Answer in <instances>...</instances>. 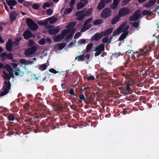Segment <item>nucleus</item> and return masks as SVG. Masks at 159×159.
Masks as SVG:
<instances>
[{"mask_svg": "<svg viewBox=\"0 0 159 159\" xmlns=\"http://www.w3.org/2000/svg\"><path fill=\"white\" fill-rule=\"evenodd\" d=\"M3 73L5 75L4 78L6 80L4 81L2 90H3L0 93V97H3L8 93L11 88V84L10 81H7L6 80H10V77L9 75L5 71H3Z\"/></svg>", "mask_w": 159, "mask_h": 159, "instance_id": "obj_1", "label": "nucleus"}, {"mask_svg": "<svg viewBox=\"0 0 159 159\" xmlns=\"http://www.w3.org/2000/svg\"><path fill=\"white\" fill-rule=\"evenodd\" d=\"M93 10L90 8L87 9L86 8H83L81 11L76 12L75 15L77 16V20L79 21L82 20L85 16H89L92 15Z\"/></svg>", "mask_w": 159, "mask_h": 159, "instance_id": "obj_2", "label": "nucleus"}, {"mask_svg": "<svg viewBox=\"0 0 159 159\" xmlns=\"http://www.w3.org/2000/svg\"><path fill=\"white\" fill-rule=\"evenodd\" d=\"M139 50L140 52L139 53L138 51H135L133 52V54H132V57L135 60L136 63H137V60L142 59V57L144 56L147 54L149 51V49L147 48L146 46H145L141 49H140Z\"/></svg>", "mask_w": 159, "mask_h": 159, "instance_id": "obj_3", "label": "nucleus"}, {"mask_svg": "<svg viewBox=\"0 0 159 159\" xmlns=\"http://www.w3.org/2000/svg\"><path fill=\"white\" fill-rule=\"evenodd\" d=\"M26 22L27 25L31 30L35 31L38 29V25L31 19H26Z\"/></svg>", "mask_w": 159, "mask_h": 159, "instance_id": "obj_4", "label": "nucleus"}, {"mask_svg": "<svg viewBox=\"0 0 159 159\" xmlns=\"http://www.w3.org/2000/svg\"><path fill=\"white\" fill-rule=\"evenodd\" d=\"M111 10L109 7H106L102 10L101 16L102 18L107 19L111 16Z\"/></svg>", "mask_w": 159, "mask_h": 159, "instance_id": "obj_5", "label": "nucleus"}, {"mask_svg": "<svg viewBox=\"0 0 159 159\" xmlns=\"http://www.w3.org/2000/svg\"><path fill=\"white\" fill-rule=\"evenodd\" d=\"M130 12V9L126 7H123L120 8L118 11V15L121 17L125 16L129 14Z\"/></svg>", "mask_w": 159, "mask_h": 159, "instance_id": "obj_6", "label": "nucleus"}, {"mask_svg": "<svg viewBox=\"0 0 159 159\" xmlns=\"http://www.w3.org/2000/svg\"><path fill=\"white\" fill-rule=\"evenodd\" d=\"M37 47L35 46H33L25 50V54L26 56H30L34 54L37 50Z\"/></svg>", "mask_w": 159, "mask_h": 159, "instance_id": "obj_7", "label": "nucleus"}, {"mask_svg": "<svg viewBox=\"0 0 159 159\" xmlns=\"http://www.w3.org/2000/svg\"><path fill=\"white\" fill-rule=\"evenodd\" d=\"M105 50V45L103 43H101L98 46H97L95 48V51L96 52L95 53V56L100 55Z\"/></svg>", "mask_w": 159, "mask_h": 159, "instance_id": "obj_8", "label": "nucleus"}, {"mask_svg": "<svg viewBox=\"0 0 159 159\" xmlns=\"http://www.w3.org/2000/svg\"><path fill=\"white\" fill-rule=\"evenodd\" d=\"M90 58V55L87 54L84 55L83 54L80 56H78L75 57V60L77 59L78 61H86V60H89Z\"/></svg>", "mask_w": 159, "mask_h": 159, "instance_id": "obj_9", "label": "nucleus"}, {"mask_svg": "<svg viewBox=\"0 0 159 159\" xmlns=\"http://www.w3.org/2000/svg\"><path fill=\"white\" fill-rule=\"evenodd\" d=\"M103 36L102 31L100 33H97L92 37L91 39V42L94 41H97L101 39Z\"/></svg>", "mask_w": 159, "mask_h": 159, "instance_id": "obj_10", "label": "nucleus"}, {"mask_svg": "<svg viewBox=\"0 0 159 159\" xmlns=\"http://www.w3.org/2000/svg\"><path fill=\"white\" fill-rule=\"evenodd\" d=\"M126 25V23H124L121 24L116 30L114 31L113 33V35L116 36L120 34V32L124 29Z\"/></svg>", "mask_w": 159, "mask_h": 159, "instance_id": "obj_11", "label": "nucleus"}, {"mask_svg": "<svg viewBox=\"0 0 159 159\" xmlns=\"http://www.w3.org/2000/svg\"><path fill=\"white\" fill-rule=\"evenodd\" d=\"M23 36L25 39H28L30 38L34 37L35 36V35L33 34L30 31L28 30L25 31L23 33Z\"/></svg>", "mask_w": 159, "mask_h": 159, "instance_id": "obj_12", "label": "nucleus"}, {"mask_svg": "<svg viewBox=\"0 0 159 159\" xmlns=\"http://www.w3.org/2000/svg\"><path fill=\"white\" fill-rule=\"evenodd\" d=\"M12 40L11 39H9L7 43L6 48V49L8 52H11L12 50Z\"/></svg>", "mask_w": 159, "mask_h": 159, "instance_id": "obj_13", "label": "nucleus"}, {"mask_svg": "<svg viewBox=\"0 0 159 159\" xmlns=\"http://www.w3.org/2000/svg\"><path fill=\"white\" fill-rule=\"evenodd\" d=\"M60 28L57 26L56 28L49 29L48 32L49 34L53 35L58 33L60 31Z\"/></svg>", "mask_w": 159, "mask_h": 159, "instance_id": "obj_14", "label": "nucleus"}, {"mask_svg": "<svg viewBox=\"0 0 159 159\" xmlns=\"http://www.w3.org/2000/svg\"><path fill=\"white\" fill-rule=\"evenodd\" d=\"M82 101L84 102L86 104H88L89 103V101L87 99V98L83 94H81L79 96V99L78 102L81 103Z\"/></svg>", "mask_w": 159, "mask_h": 159, "instance_id": "obj_15", "label": "nucleus"}, {"mask_svg": "<svg viewBox=\"0 0 159 159\" xmlns=\"http://www.w3.org/2000/svg\"><path fill=\"white\" fill-rule=\"evenodd\" d=\"M6 57L7 58L10 60H12L13 59V55L11 53L7 54L6 52H2L0 54V57Z\"/></svg>", "mask_w": 159, "mask_h": 159, "instance_id": "obj_16", "label": "nucleus"}, {"mask_svg": "<svg viewBox=\"0 0 159 159\" xmlns=\"http://www.w3.org/2000/svg\"><path fill=\"white\" fill-rule=\"evenodd\" d=\"M130 84H127L125 87H123V94H129L130 93Z\"/></svg>", "mask_w": 159, "mask_h": 159, "instance_id": "obj_17", "label": "nucleus"}, {"mask_svg": "<svg viewBox=\"0 0 159 159\" xmlns=\"http://www.w3.org/2000/svg\"><path fill=\"white\" fill-rule=\"evenodd\" d=\"M88 1L84 2L83 3L81 2L77 4V10H79L86 6L88 3Z\"/></svg>", "mask_w": 159, "mask_h": 159, "instance_id": "obj_18", "label": "nucleus"}, {"mask_svg": "<svg viewBox=\"0 0 159 159\" xmlns=\"http://www.w3.org/2000/svg\"><path fill=\"white\" fill-rule=\"evenodd\" d=\"M17 16L16 12L13 11L11 12L10 14V18L11 20L13 22L16 19V16Z\"/></svg>", "mask_w": 159, "mask_h": 159, "instance_id": "obj_19", "label": "nucleus"}, {"mask_svg": "<svg viewBox=\"0 0 159 159\" xmlns=\"http://www.w3.org/2000/svg\"><path fill=\"white\" fill-rule=\"evenodd\" d=\"M156 0H149V2L146 3L144 6L146 8H150L153 6L156 2Z\"/></svg>", "mask_w": 159, "mask_h": 159, "instance_id": "obj_20", "label": "nucleus"}, {"mask_svg": "<svg viewBox=\"0 0 159 159\" xmlns=\"http://www.w3.org/2000/svg\"><path fill=\"white\" fill-rule=\"evenodd\" d=\"M120 2V1L113 0V3L110 5V7L113 10H114L117 7Z\"/></svg>", "mask_w": 159, "mask_h": 159, "instance_id": "obj_21", "label": "nucleus"}, {"mask_svg": "<svg viewBox=\"0 0 159 159\" xmlns=\"http://www.w3.org/2000/svg\"><path fill=\"white\" fill-rule=\"evenodd\" d=\"M105 6V2L103 0H100V1L98 3L97 6V9L98 10H101L103 9Z\"/></svg>", "mask_w": 159, "mask_h": 159, "instance_id": "obj_22", "label": "nucleus"}, {"mask_svg": "<svg viewBox=\"0 0 159 159\" xmlns=\"http://www.w3.org/2000/svg\"><path fill=\"white\" fill-rule=\"evenodd\" d=\"M113 29L112 28H109L105 31H102L103 36H107L113 32Z\"/></svg>", "mask_w": 159, "mask_h": 159, "instance_id": "obj_23", "label": "nucleus"}, {"mask_svg": "<svg viewBox=\"0 0 159 159\" xmlns=\"http://www.w3.org/2000/svg\"><path fill=\"white\" fill-rule=\"evenodd\" d=\"M8 6H15L17 2L15 0H6Z\"/></svg>", "mask_w": 159, "mask_h": 159, "instance_id": "obj_24", "label": "nucleus"}, {"mask_svg": "<svg viewBox=\"0 0 159 159\" xmlns=\"http://www.w3.org/2000/svg\"><path fill=\"white\" fill-rule=\"evenodd\" d=\"M120 18V17L118 15H117L112 20L111 24L112 25H115L119 21Z\"/></svg>", "mask_w": 159, "mask_h": 159, "instance_id": "obj_25", "label": "nucleus"}, {"mask_svg": "<svg viewBox=\"0 0 159 159\" xmlns=\"http://www.w3.org/2000/svg\"><path fill=\"white\" fill-rule=\"evenodd\" d=\"M76 24V23L75 22H72L68 24L66 26V28L68 30H70L73 28Z\"/></svg>", "mask_w": 159, "mask_h": 159, "instance_id": "obj_26", "label": "nucleus"}, {"mask_svg": "<svg viewBox=\"0 0 159 159\" xmlns=\"http://www.w3.org/2000/svg\"><path fill=\"white\" fill-rule=\"evenodd\" d=\"M129 34V32L128 31H127L125 32H124L120 36V37L119 39V40L121 41L123 40L124 39H125V37L128 35Z\"/></svg>", "mask_w": 159, "mask_h": 159, "instance_id": "obj_27", "label": "nucleus"}, {"mask_svg": "<svg viewBox=\"0 0 159 159\" xmlns=\"http://www.w3.org/2000/svg\"><path fill=\"white\" fill-rule=\"evenodd\" d=\"M73 9L74 7L73 6H71L69 8H66L64 11V14L66 15L69 14L72 12Z\"/></svg>", "mask_w": 159, "mask_h": 159, "instance_id": "obj_28", "label": "nucleus"}, {"mask_svg": "<svg viewBox=\"0 0 159 159\" xmlns=\"http://www.w3.org/2000/svg\"><path fill=\"white\" fill-rule=\"evenodd\" d=\"M142 14L143 16H152L153 15V13L151 11H148L146 10L143 11L142 12Z\"/></svg>", "mask_w": 159, "mask_h": 159, "instance_id": "obj_29", "label": "nucleus"}, {"mask_svg": "<svg viewBox=\"0 0 159 159\" xmlns=\"http://www.w3.org/2000/svg\"><path fill=\"white\" fill-rule=\"evenodd\" d=\"M32 5V3L31 2H28L25 1L23 3V5L24 6L27 7L28 8L31 7Z\"/></svg>", "mask_w": 159, "mask_h": 159, "instance_id": "obj_30", "label": "nucleus"}, {"mask_svg": "<svg viewBox=\"0 0 159 159\" xmlns=\"http://www.w3.org/2000/svg\"><path fill=\"white\" fill-rule=\"evenodd\" d=\"M47 21H49L50 24H53L57 20V19L56 17L53 18L52 17H49L47 19Z\"/></svg>", "mask_w": 159, "mask_h": 159, "instance_id": "obj_31", "label": "nucleus"}, {"mask_svg": "<svg viewBox=\"0 0 159 159\" xmlns=\"http://www.w3.org/2000/svg\"><path fill=\"white\" fill-rule=\"evenodd\" d=\"M124 54L122 53H121L120 52H115V53H112L111 57H114L117 58V57L119 56H122Z\"/></svg>", "mask_w": 159, "mask_h": 159, "instance_id": "obj_32", "label": "nucleus"}, {"mask_svg": "<svg viewBox=\"0 0 159 159\" xmlns=\"http://www.w3.org/2000/svg\"><path fill=\"white\" fill-rule=\"evenodd\" d=\"M102 22L103 21L102 20L97 19L94 21L93 23L94 25H97L102 24Z\"/></svg>", "mask_w": 159, "mask_h": 159, "instance_id": "obj_33", "label": "nucleus"}, {"mask_svg": "<svg viewBox=\"0 0 159 159\" xmlns=\"http://www.w3.org/2000/svg\"><path fill=\"white\" fill-rule=\"evenodd\" d=\"M93 19V17H91L87 19L84 23L83 24L84 26L86 27V26L89 23L92 21Z\"/></svg>", "mask_w": 159, "mask_h": 159, "instance_id": "obj_34", "label": "nucleus"}, {"mask_svg": "<svg viewBox=\"0 0 159 159\" xmlns=\"http://www.w3.org/2000/svg\"><path fill=\"white\" fill-rule=\"evenodd\" d=\"M47 67V65L46 64H44L39 66V70L41 71H43L46 69Z\"/></svg>", "mask_w": 159, "mask_h": 159, "instance_id": "obj_35", "label": "nucleus"}, {"mask_svg": "<svg viewBox=\"0 0 159 159\" xmlns=\"http://www.w3.org/2000/svg\"><path fill=\"white\" fill-rule=\"evenodd\" d=\"M93 46V44L92 43H89L88 44L86 47V52H88L91 49L92 47Z\"/></svg>", "mask_w": 159, "mask_h": 159, "instance_id": "obj_36", "label": "nucleus"}, {"mask_svg": "<svg viewBox=\"0 0 159 159\" xmlns=\"http://www.w3.org/2000/svg\"><path fill=\"white\" fill-rule=\"evenodd\" d=\"M130 24H131L132 26L134 27L137 28L139 26V21H135L133 23H131Z\"/></svg>", "mask_w": 159, "mask_h": 159, "instance_id": "obj_37", "label": "nucleus"}, {"mask_svg": "<svg viewBox=\"0 0 159 159\" xmlns=\"http://www.w3.org/2000/svg\"><path fill=\"white\" fill-rule=\"evenodd\" d=\"M63 39V38H62V36H61V35H57L55 38L54 40L55 42H58L60 41Z\"/></svg>", "mask_w": 159, "mask_h": 159, "instance_id": "obj_38", "label": "nucleus"}, {"mask_svg": "<svg viewBox=\"0 0 159 159\" xmlns=\"http://www.w3.org/2000/svg\"><path fill=\"white\" fill-rule=\"evenodd\" d=\"M139 19L137 17L135 16L134 14L131 16L129 18V20L131 21H136Z\"/></svg>", "mask_w": 159, "mask_h": 159, "instance_id": "obj_39", "label": "nucleus"}, {"mask_svg": "<svg viewBox=\"0 0 159 159\" xmlns=\"http://www.w3.org/2000/svg\"><path fill=\"white\" fill-rule=\"evenodd\" d=\"M69 33L68 30L65 29L64 30L61 32V36H62V38H64L65 35Z\"/></svg>", "mask_w": 159, "mask_h": 159, "instance_id": "obj_40", "label": "nucleus"}, {"mask_svg": "<svg viewBox=\"0 0 159 159\" xmlns=\"http://www.w3.org/2000/svg\"><path fill=\"white\" fill-rule=\"evenodd\" d=\"M66 45V44L65 43H63L59 44V49L60 50L62 49Z\"/></svg>", "mask_w": 159, "mask_h": 159, "instance_id": "obj_41", "label": "nucleus"}, {"mask_svg": "<svg viewBox=\"0 0 159 159\" xmlns=\"http://www.w3.org/2000/svg\"><path fill=\"white\" fill-rule=\"evenodd\" d=\"M39 4L34 3L32 6V7L35 10H38L39 8Z\"/></svg>", "mask_w": 159, "mask_h": 159, "instance_id": "obj_42", "label": "nucleus"}, {"mask_svg": "<svg viewBox=\"0 0 159 159\" xmlns=\"http://www.w3.org/2000/svg\"><path fill=\"white\" fill-rule=\"evenodd\" d=\"M34 41L32 39H30L29 40L27 46L28 47H31L34 45Z\"/></svg>", "mask_w": 159, "mask_h": 159, "instance_id": "obj_43", "label": "nucleus"}, {"mask_svg": "<svg viewBox=\"0 0 159 159\" xmlns=\"http://www.w3.org/2000/svg\"><path fill=\"white\" fill-rule=\"evenodd\" d=\"M134 14L139 18L141 15V12L139 10H137L134 12Z\"/></svg>", "mask_w": 159, "mask_h": 159, "instance_id": "obj_44", "label": "nucleus"}, {"mask_svg": "<svg viewBox=\"0 0 159 159\" xmlns=\"http://www.w3.org/2000/svg\"><path fill=\"white\" fill-rule=\"evenodd\" d=\"M15 117L12 114H10L8 116V120L10 121H13L14 120Z\"/></svg>", "mask_w": 159, "mask_h": 159, "instance_id": "obj_45", "label": "nucleus"}, {"mask_svg": "<svg viewBox=\"0 0 159 159\" xmlns=\"http://www.w3.org/2000/svg\"><path fill=\"white\" fill-rule=\"evenodd\" d=\"M50 6V4L48 2H47L44 3L42 7L43 8L45 9L46 7H49Z\"/></svg>", "mask_w": 159, "mask_h": 159, "instance_id": "obj_46", "label": "nucleus"}, {"mask_svg": "<svg viewBox=\"0 0 159 159\" xmlns=\"http://www.w3.org/2000/svg\"><path fill=\"white\" fill-rule=\"evenodd\" d=\"M21 72L20 69L19 68H17V69L15 70V74L16 76L20 75V73Z\"/></svg>", "mask_w": 159, "mask_h": 159, "instance_id": "obj_47", "label": "nucleus"}, {"mask_svg": "<svg viewBox=\"0 0 159 159\" xmlns=\"http://www.w3.org/2000/svg\"><path fill=\"white\" fill-rule=\"evenodd\" d=\"M131 0H123L121 2V6H124L127 5Z\"/></svg>", "mask_w": 159, "mask_h": 159, "instance_id": "obj_48", "label": "nucleus"}, {"mask_svg": "<svg viewBox=\"0 0 159 159\" xmlns=\"http://www.w3.org/2000/svg\"><path fill=\"white\" fill-rule=\"evenodd\" d=\"M91 27V25L90 24L87 25V26H86V27H85V28H83L81 30V32H83L85 31L86 30L89 29Z\"/></svg>", "mask_w": 159, "mask_h": 159, "instance_id": "obj_49", "label": "nucleus"}, {"mask_svg": "<svg viewBox=\"0 0 159 159\" xmlns=\"http://www.w3.org/2000/svg\"><path fill=\"white\" fill-rule=\"evenodd\" d=\"M46 40L45 38H42L39 41V43L42 45H44L45 43Z\"/></svg>", "mask_w": 159, "mask_h": 159, "instance_id": "obj_50", "label": "nucleus"}, {"mask_svg": "<svg viewBox=\"0 0 159 159\" xmlns=\"http://www.w3.org/2000/svg\"><path fill=\"white\" fill-rule=\"evenodd\" d=\"M47 21V20H41V21H39L38 22V24L40 25H45L46 24V22Z\"/></svg>", "mask_w": 159, "mask_h": 159, "instance_id": "obj_51", "label": "nucleus"}, {"mask_svg": "<svg viewBox=\"0 0 159 159\" xmlns=\"http://www.w3.org/2000/svg\"><path fill=\"white\" fill-rule=\"evenodd\" d=\"M86 42V40L84 39H82L79 40L78 45H80L82 44H84Z\"/></svg>", "mask_w": 159, "mask_h": 159, "instance_id": "obj_52", "label": "nucleus"}, {"mask_svg": "<svg viewBox=\"0 0 159 159\" xmlns=\"http://www.w3.org/2000/svg\"><path fill=\"white\" fill-rule=\"evenodd\" d=\"M102 42L103 43H106L108 42V37L107 36L103 38L102 39Z\"/></svg>", "mask_w": 159, "mask_h": 159, "instance_id": "obj_53", "label": "nucleus"}, {"mask_svg": "<svg viewBox=\"0 0 159 159\" xmlns=\"http://www.w3.org/2000/svg\"><path fill=\"white\" fill-rule=\"evenodd\" d=\"M61 86L62 89L64 90V91L66 92L68 91L70 89V88L68 87H66L65 84L63 83L61 84Z\"/></svg>", "mask_w": 159, "mask_h": 159, "instance_id": "obj_54", "label": "nucleus"}, {"mask_svg": "<svg viewBox=\"0 0 159 159\" xmlns=\"http://www.w3.org/2000/svg\"><path fill=\"white\" fill-rule=\"evenodd\" d=\"M69 93L71 96H75L76 95L74 93V90L73 89H70V90Z\"/></svg>", "mask_w": 159, "mask_h": 159, "instance_id": "obj_55", "label": "nucleus"}, {"mask_svg": "<svg viewBox=\"0 0 159 159\" xmlns=\"http://www.w3.org/2000/svg\"><path fill=\"white\" fill-rule=\"evenodd\" d=\"M46 12L47 14L48 15L50 16L52 14L53 11L52 9H49L47 10Z\"/></svg>", "mask_w": 159, "mask_h": 159, "instance_id": "obj_56", "label": "nucleus"}, {"mask_svg": "<svg viewBox=\"0 0 159 159\" xmlns=\"http://www.w3.org/2000/svg\"><path fill=\"white\" fill-rule=\"evenodd\" d=\"M46 24L44 25V27L46 29H49L52 27V25H50L48 24V21H47L46 22Z\"/></svg>", "mask_w": 159, "mask_h": 159, "instance_id": "obj_57", "label": "nucleus"}, {"mask_svg": "<svg viewBox=\"0 0 159 159\" xmlns=\"http://www.w3.org/2000/svg\"><path fill=\"white\" fill-rule=\"evenodd\" d=\"M86 79H87V80L89 81H92L94 80L95 79V77L93 76H90L88 77H86Z\"/></svg>", "mask_w": 159, "mask_h": 159, "instance_id": "obj_58", "label": "nucleus"}, {"mask_svg": "<svg viewBox=\"0 0 159 159\" xmlns=\"http://www.w3.org/2000/svg\"><path fill=\"white\" fill-rule=\"evenodd\" d=\"M73 35L72 34H70L66 37V41H67L68 40H70L73 38Z\"/></svg>", "mask_w": 159, "mask_h": 159, "instance_id": "obj_59", "label": "nucleus"}, {"mask_svg": "<svg viewBox=\"0 0 159 159\" xmlns=\"http://www.w3.org/2000/svg\"><path fill=\"white\" fill-rule=\"evenodd\" d=\"M49 71L52 73L54 74H56L58 72L57 71L55 70L53 68H51L49 70Z\"/></svg>", "mask_w": 159, "mask_h": 159, "instance_id": "obj_60", "label": "nucleus"}, {"mask_svg": "<svg viewBox=\"0 0 159 159\" xmlns=\"http://www.w3.org/2000/svg\"><path fill=\"white\" fill-rule=\"evenodd\" d=\"M34 120V118H30L29 119H27L26 121L28 123H31Z\"/></svg>", "mask_w": 159, "mask_h": 159, "instance_id": "obj_61", "label": "nucleus"}, {"mask_svg": "<svg viewBox=\"0 0 159 159\" xmlns=\"http://www.w3.org/2000/svg\"><path fill=\"white\" fill-rule=\"evenodd\" d=\"M6 68L8 70H11L12 71L13 70V69L11 67V66L8 65L7 64L6 65Z\"/></svg>", "mask_w": 159, "mask_h": 159, "instance_id": "obj_62", "label": "nucleus"}, {"mask_svg": "<svg viewBox=\"0 0 159 159\" xmlns=\"http://www.w3.org/2000/svg\"><path fill=\"white\" fill-rule=\"evenodd\" d=\"M12 44L13 46L14 47H16L18 46L20 44V43H18L16 41L12 42Z\"/></svg>", "mask_w": 159, "mask_h": 159, "instance_id": "obj_63", "label": "nucleus"}, {"mask_svg": "<svg viewBox=\"0 0 159 159\" xmlns=\"http://www.w3.org/2000/svg\"><path fill=\"white\" fill-rule=\"evenodd\" d=\"M20 62L22 64H27V63H26L27 61L24 59H20Z\"/></svg>", "mask_w": 159, "mask_h": 159, "instance_id": "obj_64", "label": "nucleus"}]
</instances>
